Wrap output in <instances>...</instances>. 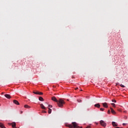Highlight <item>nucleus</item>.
I'll list each match as a JSON object with an SVG mask.
<instances>
[{
	"label": "nucleus",
	"mask_w": 128,
	"mask_h": 128,
	"mask_svg": "<svg viewBox=\"0 0 128 128\" xmlns=\"http://www.w3.org/2000/svg\"><path fill=\"white\" fill-rule=\"evenodd\" d=\"M38 100L40 102H44V98H42V97L41 96L39 97Z\"/></svg>",
	"instance_id": "nucleus-13"
},
{
	"label": "nucleus",
	"mask_w": 128,
	"mask_h": 128,
	"mask_svg": "<svg viewBox=\"0 0 128 128\" xmlns=\"http://www.w3.org/2000/svg\"><path fill=\"white\" fill-rule=\"evenodd\" d=\"M78 88H76V90H78Z\"/></svg>",
	"instance_id": "nucleus-29"
},
{
	"label": "nucleus",
	"mask_w": 128,
	"mask_h": 128,
	"mask_svg": "<svg viewBox=\"0 0 128 128\" xmlns=\"http://www.w3.org/2000/svg\"><path fill=\"white\" fill-rule=\"evenodd\" d=\"M112 106H114V108L116 107V104H114V103H112Z\"/></svg>",
	"instance_id": "nucleus-19"
},
{
	"label": "nucleus",
	"mask_w": 128,
	"mask_h": 128,
	"mask_svg": "<svg viewBox=\"0 0 128 128\" xmlns=\"http://www.w3.org/2000/svg\"><path fill=\"white\" fill-rule=\"evenodd\" d=\"M102 104L104 108H108V103L106 102L102 103Z\"/></svg>",
	"instance_id": "nucleus-4"
},
{
	"label": "nucleus",
	"mask_w": 128,
	"mask_h": 128,
	"mask_svg": "<svg viewBox=\"0 0 128 128\" xmlns=\"http://www.w3.org/2000/svg\"><path fill=\"white\" fill-rule=\"evenodd\" d=\"M96 108H100V104H97L94 105Z\"/></svg>",
	"instance_id": "nucleus-11"
},
{
	"label": "nucleus",
	"mask_w": 128,
	"mask_h": 128,
	"mask_svg": "<svg viewBox=\"0 0 128 128\" xmlns=\"http://www.w3.org/2000/svg\"><path fill=\"white\" fill-rule=\"evenodd\" d=\"M112 102H116V100H112Z\"/></svg>",
	"instance_id": "nucleus-23"
},
{
	"label": "nucleus",
	"mask_w": 128,
	"mask_h": 128,
	"mask_svg": "<svg viewBox=\"0 0 128 128\" xmlns=\"http://www.w3.org/2000/svg\"><path fill=\"white\" fill-rule=\"evenodd\" d=\"M4 124L0 122V127L2 128V126Z\"/></svg>",
	"instance_id": "nucleus-22"
},
{
	"label": "nucleus",
	"mask_w": 128,
	"mask_h": 128,
	"mask_svg": "<svg viewBox=\"0 0 128 128\" xmlns=\"http://www.w3.org/2000/svg\"><path fill=\"white\" fill-rule=\"evenodd\" d=\"M108 114H110V110H108Z\"/></svg>",
	"instance_id": "nucleus-21"
},
{
	"label": "nucleus",
	"mask_w": 128,
	"mask_h": 128,
	"mask_svg": "<svg viewBox=\"0 0 128 128\" xmlns=\"http://www.w3.org/2000/svg\"><path fill=\"white\" fill-rule=\"evenodd\" d=\"M44 94L42 92H38V94H39V95H42V94Z\"/></svg>",
	"instance_id": "nucleus-17"
},
{
	"label": "nucleus",
	"mask_w": 128,
	"mask_h": 128,
	"mask_svg": "<svg viewBox=\"0 0 128 128\" xmlns=\"http://www.w3.org/2000/svg\"><path fill=\"white\" fill-rule=\"evenodd\" d=\"M43 112H44L45 114H46V111H43Z\"/></svg>",
	"instance_id": "nucleus-28"
},
{
	"label": "nucleus",
	"mask_w": 128,
	"mask_h": 128,
	"mask_svg": "<svg viewBox=\"0 0 128 128\" xmlns=\"http://www.w3.org/2000/svg\"><path fill=\"white\" fill-rule=\"evenodd\" d=\"M40 108L42 110H46V107L44 106V104H40Z\"/></svg>",
	"instance_id": "nucleus-12"
},
{
	"label": "nucleus",
	"mask_w": 128,
	"mask_h": 128,
	"mask_svg": "<svg viewBox=\"0 0 128 128\" xmlns=\"http://www.w3.org/2000/svg\"><path fill=\"white\" fill-rule=\"evenodd\" d=\"M21 114H22V112H21Z\"/></svg>",
	"instance_id": "nucleus-32"
},
{
	"label": "nucleus",
	"mask_w": 128,
	"mask_h": 128,
	"mask_svg": "<svg viewBox=\"0 0 128 128\" xmlns=\"http://www.w3.org/2000/svg\"><path fill=\"white\" fill-rule=\"evenodd\" d=\"M66 126H68V128H78L80 126H78V124L76 122H72V124H67L66 125Z\"/></svg>",
	"instance_id": "nucleus-2"
},
{
	"label": "nucleus",
	"mask_w": 128,
	"mask_h": 128,
	"mask_svg": "<svg viewBox=\"0 0 128 128\" xmlns=\"http://www.w3.org/2000/svg\"><path fill=\"white\" fill-rule=\"evenodd\" d=\"M100 110H101V112H104V108H100Z\"/></svg>",
	"instance_id": "nucleus-18"
},
{
	"label": "nucleus",
	"mask_w": 128,
	"mask_h": 128,
	"mask_svg": "<svg viewBox=\"0 0 128 128\" xmlns=\"http://www.w3.org/2000/svg\"><path fill=\"white\" fill-rule=\"evenodd\" d=\"M122 83L124 84H125L126 86H128V84L126 83H124V82Z\"/></svg>",
	"instance_id": "nucleus-25"
},
{
	"label": "nucleus",
	"mask_w": 128,
	"mask_h": 128,
	"mask_svg": "<svg viewBox=\"0 0 128 128\" xmlns=\"http://www.w3.org/2000/svg\"><path fill=\"white\" fill-rule=\"evenodd\" d=\"M77 102H82V100H78Z\"/></svg>",
	"instance_id": "nucleus-20"
},
{
	"label": "nucleus",
	"mask_w": 128,
	"mask_h": 128,
	"mask_svg": "<svg viewBox=\"0 0 128 128\" xmlns=\"http://www.w3.org/2000/svg\"><path fill=\"white\" fill-rule=\"evenodd\" d=\"M4 96H5L6 98H12V97L10 96V94H4Z\"/></svg>",
	"instance_id": "nucleus-8"
},
{
	"label": "nucleus",
	"mask_w": 128,
	"mask_h": 128,
	"mask_svg": "<svg viewBox=\"0 0 128 128\" xmlns=\"http://www.w3.org/2000/svg\"><path fill=\"white\" fill-rule=\"evenodd\" d=\"M33 94H38V91H34Z\"/></svg>",
	"instance_id": "nucleus-16"
},
{
	"label": "nucleus",
	"mask_w": 128,
	"mask_h": 128,
	"mask_svg": "<svg viewBox=\"0 0 128 128\" xmlns=\"http://www.w3.org/2000/svg\"><path fill=\"white\" fill-rule=\"evenodd\" d=\"M110 110H111V112L113 114H116V111H114V109L112 108H110Z\"/></svg>",
	"instance_id": "nucleus-9"
},
{
	"label": "nucleus",
	"mask_w": 128,
	"mask_h": 128,
	"mask_svg": "<svg viewBox=\"0 0 128 128\" xmlns=\"http://www.w3.org/2000/svg\"><path fill=\"white\" fill-rule=\"evenodd\" d=\"M14 84H16V82H14Z\"/></svg>",
	"instance_id": "nucleus-33"
},
{
	"label": "nucleus",
	"mask_w": 128,
	"mask_h": 128,
	"mask_svg": "<svg viewBox=\"0 0 128 128\" xmlns=\"http://www.w3.org/2000/svg\"><path fill=\"white\" fill-rule=\"evenodd\" d=\"M92 82H90V83H92Z\"/></svg>",
	"instance_id": "nucleus-30"
},
{
	"label": "nucleus",
	"mask_w": 128,
	"mask_h": 128,
	"mask_svg": "<svg viewBox=\"0 0 128 128\" xmlns=\"http://www.w3.org/2000/svg\"><path fill=\"white\" fill-rule=\"evenodd\" d=\"M11 124H12V127L13 128H16V122H13Z\"/></svg>",
	"instance_id": "nucleus-5"
},
{
	"label": "nucleus",
	"mask_w": 128,
	"mask_h": 128,
	"mask_svg": "<svg viewBox=\"0 0 128 128\" xmlns=\"http://www.w3.org/2000/svg\"><path fill=\"white\" fill-rule=\"evenodd\" d=\"M86 128H90V126H88L87 127H86Z\"/></svg>",
	"instance_id": "nucleus-26"
},
{
	"label": "nucleus",
	"mask_w": 128,
	"mask_h": 128,
	"mask_svg": "<svg viewBox=\"0 0 128 128\" xmlns=\"http://www.w3.org/2000/svg\"><path fill=\"white\" fill-rule=\"evenodd\" d=\"M48 108H52V105H48Z\"/></svg>",
	"instance_id": "nucleus-24"
},
{
	"label": "nucleus",
	"mask_w": 128,
	"mask_h": 128,
	"mask_svg": "<svg viewBox=\"0 0 128 128\" xmlns=\"http://www.w3.org/2000/svg\"><path fill=\"white\" fill-rule=\"evenodd\" d=\"M124 112H126V111H124Z\"/></svg>",
	"instance_id": "nucleus-31"
},
{
	"label": "nucleus",
	"mask_w": 128,
	"mask_h": 128,
	"mask_svg": "<svg viewBox=\"0 0 128 128\" xmlns=\"http://www.w3.org/2000/svg\"><path fill=\"white\" fill-rule=\"evenodd\" d=\"M48 113L49 114H52V109H50V108H48Z\"/></svg>",
	"instance_id": "nucleus-15"
},
{
	"label": "nucleus",
	"mask_w": 128,
	"mask_h": 128,
	"mask_svg": "<svg viewBox=\"0 0 128 128\" xmlns=\"http://www.w3.org/2000/svg\"><path fill=\"white\" fill-rule=\"evenodd\" d=\"M24 107L26 108H30V106H28V105H24Z\"/></svg>",
	"instance_id": "nucleus-14"
},
{
	"label": "nucleus",
	"mask_w": 128,
	"mask_h": 128,
	"mask_svg": "<svg viewBox=\"0 0 128 128\" xmlns=\"http://www.w3.org/2000/svg\"><path fill=\"white\" fill-rule=\"evenodd\" d=\"M118 85H120V86H121V88H126V86H124L122 84H120V83H116V86H118Z\"/></svg>",
	"instance_id": "nucleus-7"
},
{
	"label": "nucleus",
	"mask_w": 128,
	"mask_h": 128,
	"mask_svg": "<svg viewBox=\"0 0 128 128\" xmlns=\"http://www.w3.org/2000/svg\"><path fill=\"white\" fill-rule=\"evenodd\" d=\"M100 124H101L102 126H103V128H106V122H104V121L103 120H100Z\"/></svg>",
	"instance_id": "nucleus-3"
},
{
	"label": "nucleus",
	"mask_w": 128,
	"mask_h": 128,
	"mask_svg": "<svg viewBox=\"0 0 128 128\" xmlns=\"http://www.w3.org/2000/svg\"><path fill=\"white\" fill-rule=\"evenodd\" d=\"M112 125L113 126H118V124L114 122H112Z\"/></svg>",
	"instance_id": "nucleus-10"
},
{
	"label": "nucleus",
	"mask_w": 128,
	"mask_h": 128,
	"mask_svg": "<svg viewBox=\"0 0 128 128\" xmlns=\"http://www.w3.org/2000/svg\"><path fill=\"white\" fill-rule=\"evenodd\" d=\"M52 100H54V102H57V104L59 108H62V106H64V104H65L64 100L60 99L59 100H58L54 96L52 97Z\"/></svg>",
	"instance_id": "nucleus-1"
},
{
	"label": "nucleus",
	"mask_w": 128,
	"mask_h": 128,
	"mask_svg": "<svg viewBox=\"0 0 128 128\" xmlns=\"http://www.w3.org/2000/svg\"><path fill=\"white\" fill-rule=\"evenodd\" d=\"M13 102L15 104L20 105V102H18L16 100H14Z\"/></svg>",
	"instance_id": "nucleus-6"
},
{
	"label": "nucleus",
	"mask_w": 128,
	"mask_h": 128,
	"mask_svg": "<svg viewBox=\"0 0 128 128\" xmlns=\"http://www.w3.org/2000/svg\"><path fill=\"white\" fill-rule=\"evenodd\" d=\"M126 124H124H124H122V126H126Z\"/></svg>",
	"instance_id": "nucleus-27"
}]
</instances>
